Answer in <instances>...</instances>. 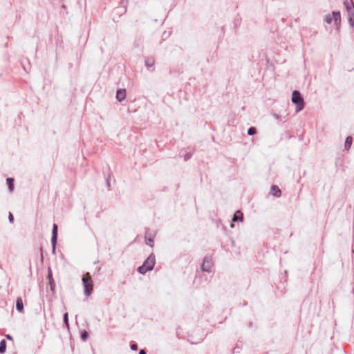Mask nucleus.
<instances>
[{
    "instance_id": "f257e3e1",
    "label": "nucleus",
    "mask_w": 354,
    "mask_h": 354,
    "mask_svg": "<svg viewBox=\"0 0 354 354\" xmlns=\"http://www.w3.org/2000/svg\"><path fill=\"white\" fill-rule=\"evenodd\" d=\"M155 263L156 256L153 253H151L144 261L143 264L138 268L137 270L139 273L144 274L147 272L152 270Z\"/></svg>"
},
{
    "instance_id": "f03ea898",
    "label": "nucleus",
    "mask_w": 354,
    "mask_h": 354,
    "mask_svg": "<svg viewBox=\"0 0 354 354\" xmlns=\"http://www.w3.org/2000/svg\"><path fill=\"white\" fill-rule=\"evenodd\" d=\"M82 281L84 286V293L86 296L88 297L92 293L93 286L91 276L87 272L82 277Z\"/></svg>"
},
{
    "instance_id": "7ed1b4c3",
    "label": "nucleus",
    "mask_w": 354,
    "mask_h": 354,
    "mask_svg": "<svg viewBox=\"0 0 354 354\" xmlns=\"http://www.w3.org/2000/svg\"><path fill=\"white\" fill-rule=\"evenodd\" d=\"M292 102L296 105V112L301 111L304 107V100L299 91H294L292 93Z\"/></svg>"
},
{
    "instance_id": "20e7f679",
    "label": "nucleus",
    "mask_w": 354,
    "mask_h": 354,
    "mask_svg": "<svg viewBox=\"0 0 354 354\" xmlns=\"http://www.w3.org/2000/svg\"><path fill=\"white\" fill-rule=\"evenodd\" d=\"M333 20L337 26H340L341 14L339 11L334 10L332 12V14H328L324 17V21L328 24H331Z\"/></svg>"
},
{
    "instance_id": "39448f33",
    "label": "nucleus",
    "mask_w": 354,
    "mask_h": 354,
    "mask_svg": "<svg viewBox=\"0 0 354 354\" xmlns=\"http://www.w3.org/2000/svg\"><path fill=\"white\" fill-rule=\"evenodd\" d=\"M345 7L348 17V23L351 26L354 27V4L353 2L345 3Z\"/></svg>"
},
{
    "instance_id": "423d86ee",
    "label": "nucleus",
    "mask_w": 354,
    "mask_h": 354,
    "mask_svg": "<svg viewBox=\"0 0 354 354\" xmlns=\"http://www.w3.org/2000/svg\"><path fill=\"white\" fill-rule=\"evenodd\" d=\"M213 265L211 257L205 256L201 265V269L203 272H209Z\"/></svg>"
},
{
    "instance_id": "0eeeda50",
    "label": "nucleus",
    "mask_w": 354,
    "mask_h": 354,
    "mask_svg": "<svg viewBox=\"0 0 354 354\" xmlns=\"http://www.w3.org/2000/svg\"><path fill=\"white\" fill-rule=\"evenodd\" d=\"M57 241V225L56 224H53V231H52V236H51V244H52L53 253L55 252Z\"/></svg>"
},
{
    "instance_id": "6e6552de",
    "label": "nucleus",
    "mask_w": 354,
    "mask_h": 354,
    "mask_svg": "<svg viewBox=\"0 0 354 354\" xmlns=\"http://www.w3.org/2000/svg\"><path fill=\"white\" fill-rule=\"evenodd\" d=\"M126 98V90L118 89L116 92V99L118 102H122Z\"/></svg>"
},
{
    "instance_id": "1a4fd4ad",
    "label": "nucleus",
    "mask_w": 354,
    "mask_h": 354,
    "mask_svg": "<svg viewBox=\"0 0 354 354\" xmlns=\"http://www.w3.org/2000/svg\"><path fill=\"white\" fill-rule=\"evenodd\" d=\"M155 63V59L153 57H146L145 58V66L147 69L153 67Z\"/></svg>"
},
{
    "instance_id": "9d476101",
    "label": "nucleus",
    "mask_w": 354,
    "mask_h": 354,
    "mask_svg": "<svg viewBox=\"0 0 354 354\" xmlns=\"http://www.w3.org/2000/svg\"><path fill=\"white\" fill-rule=\"evenodd\" d=\"M270 194L275 197H279L281 195V191L277 185H273L270 188Z\"/></svg>"
},
{
    "instance_id": "9b49d317",
    "label": "nucleus",
    "mask_w": 354,
    "mask_h": 354,
    "mask_svg": "<svg viewBox=\"0 0 354 354\" xmlns=\"http://www.w3.org/2000/svg\"><path fill=\"white\" fill-rule=\"evenodd\" d=\"M243 213L240 210H237L233 215L232 221L233 222H239L243 221Z\"/></svg>"
},
{
    "instance_id": "f8f14e48",
    "label": "nucleus",
    "mask_w": 354,
    "mask_h": 354,
    "mask_svg": "<svg viewBox=\"0 0 354 354\" xmlns=\"http://www.w3.org/2000/svg\"><path fill=\"white\" fill-rule=\"evenodd\" d=\"M16 309L18 312L22 313L24 311V304L22 299L18 297L16 301Z\"/></svg>"
},
{
    "instance_id": "ddd939ff",
    "label": "nucleus",
    "mask_w": 354,
    "mask_h": 354,
    "mask_svg": "<svg viewBox=\"0 0 354 354\" xmlns=\"http://www.w3.org/2000/svg\"><path fill=\"white\" fill-rule=\"evenodd\" d=\"M14 181H15V180L13 178L9 177V178H6V184L8 185L10 192H12L14 190V188H15Z\"/></svg>"
},
{
    "instance_id": "4468645a",
    "label": "nucleus",
    "mask_w": 354,
    "mask_h": 354,
    "mask_svg": "<svg viewBox=\"0 0 354 354\" xmlns=\"http://www.w3.org/2000/svg\"><path fill=\"white\" fill-rule=\"evenodd\" d=\"M143 38L141 35H137L136 37V39L133 41V47L134 48H139L141 44H142Z\"/></svg>"
},
{
    "instance_id": "2eb2a0df",
    "label": "nucleus",
    "mask_w": 354,
    "mask_h": 354,
    "mask_svg": "<svg viewBox=\"0 0 354 354\" xmlns=\"http://www.w3.org/2000/svg\"><path fill=\"white\" fill-rule=\"evenodd\" d=\"M353 142V138L351 136H348L346 138L345 142H344V148L346 150H348Z\"/></svg>"
},
{
    "instance_id": "dca6fc26",
    "label": "nucleus",
    "mask_w": 354,
    "mask_h": 354,
    "mask_svg": "<svg viewBox=\"0 0 354 354\" xmlns=\"http://www.w3.org/2000/svg\"><path fill=\"white\" fill-rule=\"evenodd\" d=\"M6 351V341L3 339L0 342V354H3Z\"/></svg>"
},
{
    "instance_id": "f3484780",
    "label": "nucleus",
    "mask_w": 354,
    "mask_h": 354,
    "mask_svg": "<svg viewBox=\"0 0 354 354\" xmlns=\"http://www.w3.org/2000/svg\"><path fill=\"white\" fill-rule=\"evenodd\" d=\"M63 321L66 326L69 328V322H68V313H65L63 315Z\"/></svg>"
},
{
    "instance_id": "a211bd4d",
    "label": "nucleus",
    "mask_w": 354,
    "mask_h": 354,
    "mask_svg": "<svg viewBox=\"0 0 354 354\" xmlns=\"http://www.w3.org/2000/svg\"><path fill=\"white\" fill-rule=\"evenodd\" d=\"M145 241L146 243L151 247L153 246V237H147V235H145Z\"/></svg>"
},
{
    "instance_id": "6ab92c4d",
    "label": "nucleus",
    "mask_w": 354,
    "mask_h": 354,
    "mask_svg": "<svg viewBox=\"0 0 354 354\" xmlns=\"http://www.w3.org/2000/svg\"><path fill=\"white\" fill-rule=\"evenodd\" d=\"M89 336V333L86 330H83L81 332V338L83 341H86Z\"/></svg>"
},
{
    "instance_id": "aec40b11",
    "label": "nucleus",
    "mask_w": 354,
    "mask_h": 354,
    "mask_svg": "<svg viewBox=\"0 0 354 354\" xmlns=\"http://www.w3.org/2000/svg\"><path fill=\"white\" fill-rule=\"evenodd\" d=\"M247 133L249 136H254L257 133V129L255 127H251L248 129Z\"/></svg>"
},
{
    "instance_id": "412c9836",
    "label": "nucleus",
    "mask_w": 354,
    "mask_h": 354,
    "mask_svg": "<svg viewBox=\"0 0 354 354\" xmlns=\"http://www.w3.org/2000/svg\"><path fill=\"white\" fill-rule=\"evenodd\" d=\"M48 284H49V286H50V290L54 292H55V282L53 280H48Z\"/></svg>"
},
{
    "instance_id": "4be33fe9",
    "label": "nucleus",
    "mask_w": 354,
    "mask_h": 354,
    "mask_svg": "<svg viewBox=\"0 0 354 354\" xmlns=\"http://www.w3.org/2000/svg\"><path fill=\"white\" fill-rule=\"evenodd\" d=\"M47 279L48 280H53V272H52V270L50 268H48V269Z\"/></svg>"
},
{
    "instance_id": "5701e85b",
    "label": "nucleus",
    "mask_w": 354,
    "mask_h": 354,
    "mask_svg": "<svg viewBox=\"0 0 354 354\" xmlns=\"http://www.w3.org/2000/svg\"><path fill=\"white\" fill-rule=\"evenodd\" d=\"M192 157V153L190 152H187L184 155V160L185 161L189 160Z\"/></svg>"
},
{
    "instance_id": "b1692460",
    "label": "nucleus",
    "mask_w": 354,
    "mask_h": 354,
    "mask_svg": "<svg viewBox=\"0 0 354 354\" xmlns=\"http://www.w3.org/2000/svg\"><path fill=\"white\" fill-rule=\"evenodd\" d=\"M130 348L132 351H137L138 348V344L136 343H131L130 345Z\"/></svg>"
},
{
    "instance_id": "393cba45",
    "label": "nucleus",
    "mask_w": 354,
    "mask_h": 354,
    "mask_svg": "<svg viewBox=\"0 0 354 354\" xmlns=\"http://www.w3.org/2000/svg\"><path fill=\"white\" fill-rule=\"evenodd\" d=\"M8 220H9V221L10 223H13L14 222V216H13V214L11 212H9Z\"/></svg>"
},
{
    "instance_id": "a878e982",
    "label": "nucleus",
    "mask_w": 354,
    "mask_h": 354,
    "mask_svg": "<svg viewBox=\"0 0 354 354\" xmlns=\"http://www.w3.org/2000/svg\"><path fill=\"white\" fill-rule=\"evenodd\" d=\"M106 186H107L108 189H110V187H111L110 176H109V178H106Z\"/></svg>"
},
{
    "instance_id": "bb28decb",
    "label": "nucleus",
    "mask_w": 354,
    "mask_h": 354,
    "mask_svg": "<svg viewBox=\"0 0 354 354\" xmlns=\"http://www.w3.org/2000/svg\"><path fill=\"white\" fill-rule=\"evenodd\" d=\"M272 115L274 118H275L277 120H279L280 118V116L277 113H273Z\"/></svg>"
},
{
    "instance_id": "cd10ccee",
    "label": "nucleus",
    "mask_w": 354,
    "mask_h": 354,
    "mask_svg": "<svg viewBox=\"0 0 354 354\" xmlns=\"http://www.w3.org/2000/svg\"><path fill=\"white\" fill-rule=\"evenodd\" d=\"M138 354H147L145 349H140Z\"/></svg>"
},
{
    "instance_id": "c85d7f7f",
    "label": "nucleus",
    "mask_w": 354,
    "mask_h": 354,
    "mask_svg": "<svg viewBox=\"0 0 354 354\" xmlns=\"http://www.w3.org/2000/svg\"><path fill=\"white\" fill-rule=\"evenodd\" d=\"M6 338H7L8 339H9V340H12V335H9V334L6 335Z\"/></svg>"
},
{
    "instance_id": "c756f323",
    "label": "nucleus",
    "mask_w": 354,
    "mask_h": 354,
    "mask_svg": "<svg viewBox=\"0 0 354 354\" xmlns=\"http://www.w3.org/2000/svg\"><path fill=\"white\" fill-rule=\"evenodd\" d=\"M21 64L23 65V68L24 69V71H26V72L28 71L26 66L24 65L23 62H21Z\"/></svg>"
},
{
    "instance_id": "7c9ffc66",
    "label": "nucleus",
    "mask_w": 354,
    "mask_h": 354,
    "mask_svg": "<svg viewBox=\"0 0 354 354\" xmlns=\"http://www.w3.org/2000/svg\"><path fill=\"white\" fill-rule=\"evenodd\" d=\"M230 227L233 228V227H234V225L232 223V224L230 225Z\"/></svg>"
},
{
    "instance_id": "2f4dec72",
    "label": "nucleus",
    "mask_w": 354,
    "mask_h": 354,
    "mask_svg": "<svg viewBox=\"0 0 354 354\" xmlns=\"http://www.w3.org/2000/svg\"><path fill=\"white\" fill-rule=\"evenodd\" d=\"M252 322H250V323H249V326H252Z\"/></svg>"
},
{
    "instance_id": "473e14b6",
    "label": "nucleus",
    "mask_w": 354,
    "mask_h": 354,
    "mask_svg": "<svg viewBox=\"0 0 354 354\" xmlns=\"http://www.w3.org/2000/svg\"><path fill=\"white\" fill-rule=\"evenodd\" d=\"M164 35H165V36H167V34H166V32H163V36H164Z\"/></svg>"
},
{
    "instance_id": "72a5a7b5",
    "label": "nucleus",
    "mask_w": 354,
    "mask_h": 354,
    "mask_svg": "<svg viewBox=\"0 0 354 354\" xmlns=\"http://www.w3.org/2000/svg\"><path fill=\"white\" fill-rule=\"evenodd\" d=\"M164 35H165V36H167V34H166V32H163V36H164Z\"/></svg>"
}]
</instances>
